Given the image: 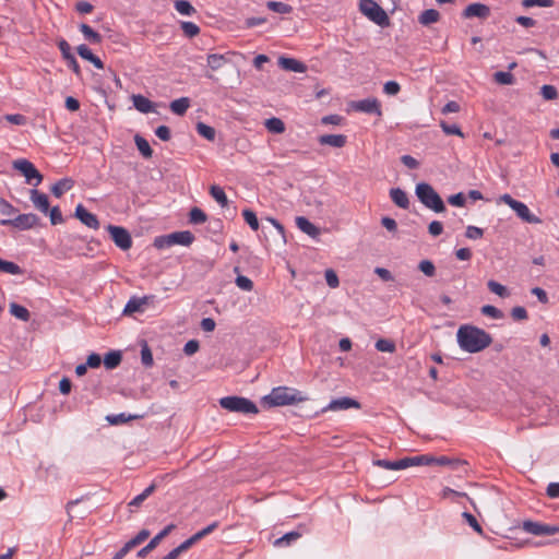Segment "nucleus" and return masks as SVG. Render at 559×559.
Returning <instances> with one entry per match:
<instances>
[{"mask_svg":"<svg viewBox=\"0 0 559 559\" xmlns=\"http://www.w3.org/2000/svg\"><path fill=\"white\" fill-rule=\"evenodd\" d=\"M456 341L462 350L475 354L487 348L492 343V337L483 329L465 324L459 328Z\"/></svg>","mask_w":559,"mask_h":559,"instance_id":"1","label":"nucleus"},{"mask_svg":"<svg viewBox=\"0 0 559 559\" xmlns=\"http://www.w3.org/2000/svg\"><path fill=\"white\" fill-rule=\"evenodd\" d=\"M306 400L307 397L304 396L300 391L287 386L274 388L271 393L264 397V401L272 406L293 405Z\"/></svg>","mask_w":559,"mask_h":559,"instance_id":"2","label":"nucleus"},{"mask_svg":"<svg viewBox=\"0 0 559 559\" xmlns=\"http://www.w3.org/2000/svg\"><path fill=\"white\" fill-rule=\"evenodd\" d=\"M415 194L425 207L436 213H442L445 211L443 200L431 185L427 182L417 183Z\"/></svg>","mask_w":559,"mask_h":559,"instance_id":"3","label":"nucleus"},{"mask_svg":"<svg viewBox=\"0 0 559 559\" xmlns=\"http://www.w3.org/2000/svg\"><path fill=\"white\" fill-rule=\"evenodd\" d=\"M218 403L222 408L231 413L248 415L257 414L259 412L257 405L252 401L242 396H224L219 399Z\"/></svg>","mask_w":559,"mask_h":559,"instance_id":"4","label":"nucleus"},{"mask_svg":"<svg viewBox=\"0 0 559 559\" xmlns=\"http://www.w3.org/2000/svg\"><path fill=\"white\" fill-rule=\"evenodd\" d=\"M194 241V235L189 230L175 231L165 236L156 237L154 246L157 249L168 248L175 245L190 246Z\"/></svg>","mask_w":559,"mask_h":559,"instance_id":"5","label":"nucleus"},{"mask_svg":"<svg viewBox=\"0 0 559 559\" xmlns=\"http://www.w3.org/2000/svg\"><path fill=\"white\" fill-rule=\"evenodd\" d=\"M498 201L510 206L515 212L518 217L521 218L523 222L528 224L542 223L540 218L534 215L525 203L513 199L510 194L504 193L500 195Z\"/></svg>","mask_w":559,"mask_h":559,"instance_id":"6","label":"nucleus"},{"mask_svg":"<svg viewBox=\"0 0 559 559\" xmlns=\"http://www.w3.org/2000/svg\"><path fill=\"white\" fill-rule=\"evenodd\" d=\"M359 10L370 21L379 26H386L390 23L385 11L373 0H360Z\"/></svg>","mask_w":559,"mask_h":559,"instance_id":"7","label":"nucleus"},{"mask_svg":"<svg viewBox=\"0 0 559 559\" xmlns=\"http://www.w3.org/2000/svg\"><path fill=\"white\" fill-rule=\"evenodd\" d=\"M13 168L19 170L24 177L28 185L38 186L41 180V174L36 167L27 159L21 158L13 162Z\"/></svg>","mask_w":559,"mask_h":559,"instance_id":"8","label":"nucleus"},{"mask_svg":"<svg viewBox=\"0 0 559 559\" xmlns=\"http://www.w3.org/2000/svg\"><path fill=\"white\" fill-rule=\"evenodd\" d=\"M38 223V217L33 213L20 214L14 218H3L0 221L2 226H12L19 230L31 229Z\"/></svg>","mask_w":559,"mask_h":559,"instance_id":"9","label":"nucleus"},{"mask_svg":"<svg viewBox=\"0 0 559 559\" xmlns=\"http://www.w3.org/2000/svg\"><path fill=\"white\" fill-rule=\"evenodd\" d=\"M106 228L110 234L112 241L118 248L121 250H128L131 248L132 239L126 228L115 225H108Z\"/></svg>","mask_w":559,"mask_h":559,"instance_id":"10","label":"nucleus"},{"mask_svg":"<svg viewBox=\"0 0 559 559\" xmlns=\"http://www.w3.org/2000/svg\"><path fill=\"white\" fill-rule=\"evenodd\" d=\"M522 528L524 532L535 536L555 535L559 533V526L548 525L534 521H524L522 524Z\"/></svg>","mask_w":559,"mask_h":559,"instance_id":"11","label":"nucleus"},{"mask_svg":"<svg viewBox=\"0 0 559 559\" xmlns=\"http://www.w3.org/2000/svg\"><path fill=\"white\" fill-rule=\"evenodd\" d=\"M352 108L356 111L366 112V114H374L377 116H381V105L377 98H365L357 102L352 103Z\"/></svg>","mask_w":559,"mask_h":559,"instance_id":"12","label":"nucleus"},{"mask_svg":"<svg viewBox=\"0 0 559 559\" xmlns=\"http://www.w3.org/2000/svg\"><path fill=\"white\" fill-rule=\"evenodd\" d=\"M349 408H360V404L358 401H356L352 397L344 396V397L332 400L323 408V411L324 412H326V411L336 412V411H344V409H349Z\"/></svg>","mask_w":559,"mask_h":559,"instance_id":"13","label":"nucleus"},{"mask_svg":"<svg viewBox=\"0 0 559 559\" xmlns=\"http://www.w3.org/2000/svg\"><path fill=\"white\" fill-rule=\"evenodd\" d=\"M152 297L144 296V297H138L133 296L131 297L128 302L126 304L122 313L124 316H131L135 312H143L145 309V306L148 305V301Z\"/></svg>","mask_w":559,"mask_h":559,"instance_id":"14","label":"nucleus"},{"mask_svg":"<svg viewBox=\"0 0 559 559\" xmlns=\"http://www.w3.org/2000/svg\"><path fill=\"white\" fill-rule=\"evenodd\" d=\"M75 217L80 219L82 224L85 226L92 228V229H98L99 228V222L96 215L88 212L82 204H79L75 209Z\"/></svg>","mask_w":559,"mask_h":559,"instance_id":"15","label":"nucleus"},{"mask_svg":"<svg viewBox=\"0 0 559 559\" xmlns=\"http://www.w3.org/2000/svg\"><path fill=\"white\" fill-rule=\"evenodd\" d=\"M150 536V531L141 530L133 538H131L124 546L116 554L115 559H121L124 557L133 547L143 543Z\"/></svg>","mask_w":559,"mask_h":559,"instance_id":"16","label":"nucleus"},{"mask_svg":"<svg viewBox=\"0 0 559 559\" xmlns=\"http://www.w3.org/2000/svg\"><path fill=\"white\" fill-rule=\"evenodd\" d=\"M489 15H490L489 7L486 4H483V3H471L463 11V16L466 19H469V17L487 19Z\"/></svg>","mask_w":559,"mask_h":559,"instance_id":"17","label":"nucleus"},{"mask_svg":"<svg viewBox=\"0 0 559 559\" xmlns=\"http://www.w3.org/2000/svg\"><path fill=\"white\" fill-rule=\"evenodd\" d=\"M175 528L174 524L167 525L163 531H160L156 536H154L148 544L143 547L139 552V557H144L150 551H152L154 548L157 547V545L160 543L163 538H165Z\"/></svg>","mask_w":559,"mask_h":559,"instance_id":"18","label":"nucleus"},{"mask_svg":"<svg viewBox=\"0 0 559 559\" xmlns=\"http://www.w3.org/2000/svg\"><path fill=\"white\" fill-rule=\"evenodd\" d=\"M402 469L412 467V466H421V465H432L431 455L421 454L415 456H405L401 459Z\"/></svg>","mask_w":559,"mask_h":559,"instance_id":"19","label":"nucleus"},{"mask_svg":"<svg viewBox=\"0 0 559 559\" xmlns=\"http://www.w3.org/2000/svg\"><path fill=\"white\" fill-rule=\"evenodd\" d=\"M132 103H133L134 108L142 114H148V112L156 111V109H155L156 105L143 95H140V94L133 95Z\"/></svg>","mask_w":559,"mask_h":559,"instance_id":"20","label":"nucleus"},{"mask_svg":"<svg viewBox=\"0 0 559 559\" xmlns=\"http://www.w3.org/2000/svg\"><path fill=\"white\" fill-rule=\"evenodd\" d=\"M278 66L286 70L297 73H304L307 70V67L294 58H287V57H280L278 59Z\"/></svg>","mask_w":559,"mask_h":559,"instance_id":"21","label":"nucleus"},{"mask_svg":"<svg viewBox=\"0 0 559 559\" xmlns=\"http://www.w3.org/2000/svg\"><path fill=\"white\" fill-rule=\"evenodd\" d=\"M31 201L37 210H39L44 214H48L49 200L45 193H40L38 192V190L33 189L31 191Z\"/></svg>","mask_w":559,"mask_h":559,"instance_id":"22","label":"nucleus"},{"mask_svg":"<svg viewBox=\"0 0 559 559\" xmlns=\"http://www.w3.org/2000/svg\"><path fill=\"white\" fill-rule=\"evenodd\" d=\"M296 225L302 233L312 238H317L320 235V229L304 216L296 217Z\"/></svg>","mask_w":559,"mask_h":559,"instance_id":"23","label":"nucleus"},{"mask_svg":"<svg viewBox=\"0 0 559 559\" xmlns=\"http://www.w3.org/2000/svg\"><path fill=\"white\" fill-rule=\"evenodd\" d=\"M318 141L321 145L341 148L346 144L347 139L343 134H324L321 135Z\"/></svg>","mask_w":559,"mask_h":559,"instance_id":"24","label":"nucleus"},{"mask_svg":"<svg viewBox=\"0 0 559 559\" xmlns=\"http://www.w3.org/2000/svg\"><path fill=\"white\" fill-rule=\"evenodd\" d=\"M390 198L396 206L404 209V210L408 209V206H409L408 197H407L406 192L404 190H402L401 188H392L390 190Z\"/></svg>","mask_w":559,"mask_h":559,"instance_id":"25","label":"nucleus"},{"mask_svg":"<svg viewBox=\"0 0 559 559\" xmlns=\"http://www.w3.org/2000/svg\"><path fill=\"white\" fill-rule=\"evenodd\" d=\"M80 31L83 34L84 38L88 43L94 44V45L102 43V39H103L102 35L99 33H97L96 31H94L90 25L82 23L80 25Z\"/></svg>","mask_w":559,"mask_h":559,"instance_id":"26","label":"nucleus"},{"mask_svg":"<svg viewBox=\"0 0 559 559\" xmlns=\"http://www.w3.org/2000/svg\"><path fill=\"white\" fill-rule=\"evenodd\" d=\"M73 185L74 182L71 178H63L51 187V192L55 197L60 198L64 192L69 191Z\"/></svg>","mask_w":559,"mask_h":559,"instance_id":"27","label":"nucleus"},{"mask_svg":"<svg viewBox=\"0 0 559 559\" xmlns=\"http://www.w3.org/2000/svg\"><path fill=\"white\" fill-rule=\"evenodd\" d=\"M440 19V13L435 9H427L423 11L418 16V22L421 25H430L432 23H437Z\"/></svg>","mask_w":559,"mask_h":559,"instance_id":"28","label":"nucleus"},{"mask_svg":"<svg viewBox=\"0 0 559 559\" xmlns=\"http://www.w3.org/2000/svg\"><path fill=\"white\" fill-rule=\"evenodd\" d=\"M169 107L174 114H176L178 116H182L186 114V111L190 107V99L188 97H181V98L175 99L170 103Z\"/></svg>","mask_w":559,"mask_h":559,"instance_id":"29","label":"nucleus"},{"mask_svg":"<svg viewBox=\"0 0 559 559\" xmlns=\"http://www.w3.org/2000/svg\"><path fill=\"white\" fill-rule=\"evenodd\" d=\"M206 61H207V67L211 70L216 71V70H219L221 68H223L227 63L228 60L226 59V57L224 55L211 53L207 56Z\"/></svg>","mask_w":559,"mask_h":559,"instance_id":"30","label":"nucleus"},{"mask_svg":"<svg viewBox=\"0 0 559 559\" xmlns=\"http://www.w3.org/2000/svg\"><path fill=\"white\" fill-rule=\"evenodd\" d=\"M122 356L118 350L109 352L104 357V365L107 369H115L121 362Z\"/></svg>","mask_w":559,"mask_h":559,"instance_id":"31","label":"nucleus"},{"mask_svg":"<svg viewBox=\"0 0 559 559\" xmlns=\"http://www.w3.org/2000/svg\"><path fill=\"white\" fill-rule=\"evenodd\" d=\"M210 194L222 207H225L228 204L227 195L219 186L213 185L210 188Z\"/></svg>","mask_w":559,"mask_h":559,"instance_id":"32","label":"nucleus"},{"mask_svg":"<svg viewBox=\"0 0 559 559\" xmlns=\"http://www.w3.org/2000/svg\"><path fill=\"white\" fill-rule=\"evenodd\" d=\"M174 7L181 15L191 16L197 12L194 7L187 0H176Z\"/></svg>","mask_w":559,"mask_h":559,"instance_id":"33","label":"nucleus"},{"mask_svg":"<svg viewBox=\"0 0 559 559\" xmlns=\"http://www.w3.org/2000/svg\"><path fill=\"white\" fill-rule=\"evenodd\" d=\"M10 313L24 322H27L31 318L29 311L24 306L15 302L10 305Z\"/></svg>","mask_w":559,"mask_h":559,"instance_id":"34","label":"nucleus"},{"mask_svg":"<svg viewBox=\"0 0 559 559\" xmlns=\"http://www.w3.org/2000/svg\"><path fill=\"white\" fill-rule=\"evenodd\" d=\"M138 418H141V416L140 415H127L126 413L108 415L106 417L107 421L111 425H120V424H124L129 420L138 419Z\"/></svg>","mask_w":559,"mask_h":559,"instance_id":"35","label":"nucleus"},{"mask_svg":"<svg viewBox=\"0 0 559 559\" xmlns=\"http://www.w3.org/2000/svg\"><path fill=\"white\" fill-rule=\"evenodd\" d=\"M134 142L138 150L145 158L152 157L153 151L148 142L144 138H142L141 135H135Z\"/></svg>","mask_w":559,"mask_h":559,"instance_id":"36","label":"nucleus"},{"mask_svg":"<svg viewBox=\"0 0 559 559\" xmlns=\"http://www.w3.org/2000/svg\"><path fill=\"white\" fill-rule=\"evenodd\" d=\"M487 286L491 293L498 295L501 298H507L510 296L508 288L493 280L488 281Z\"/></svg>","mask_w":559,"mask_h":559,"instance_id":"37","label":"nucleus"},{"mask_svg":"<svg viewBox=\"0 0 559 559\" xmlns=\"http://www.w3.org/2000/svg\"><path fill=\"white\" fill-rule=\"evenodd\" d=\"M265 128L272 133H283L285 131V124L280 118H270L265 121Z\"/></svg>","mask_w":559,"mask_h":559,"instance_id":"38","label":"nucleus"},{"mask_svg":"<svg viewBox=\"0 0 559 559\" xmlns=\"http://www.w3.org/2000/svg\"><path fill=\"white\" fill-rule=\"evenodd\" d=\"M0 271L12 274V275H20L23 273L22 269L14 262L5 261L0 258Z\"/></svg>","mask_w":559,"mask_h":559,"instance_id":"39","label":"nucleus"},{"mask_svg":"<svg viewBox=\"0 0 559 559\" xmlns=\"http://www.w3.org/2000/svg\"><path fill=\"white\" fill-rule=\"evenodd\" d=\"M266 7L269 10L280 14H288L293 11V8L289 4L280 1H269Z\"/></svg>","mask_w":559,"mask_h":559,"instance_id":"40","label":"nucleus"},{"mask_svg":"<svg viewBox=\"0 0 559 559\" xmlns=\"http://www.w3.org/2000/svg\"><path fill=\"white\" fill-rule=\"evenodd\" d=\"M301 536V534L297 531H293V532H289V533H286L285 535H283L282 537L277 538L275 542H274V545L275 546H288L290 545L293 542L297 540L299 537Z\"/></svg>","mask_w":559,"mask_h":559,"instance_id":"41","label":"nucleus"},{"mask_svg":"<svg viewBox=\"0 0 559 559\" xmlns=\"http://www.w3.org/2000/svg\"><path fill=\"white\" fill-rule=\"evenodd\" d=\"M155 490V485L152 484L150 485L147 488H145L143 490L142 493L135 496L129 503L130 507H140L142 504V502L150 496L153 493V491Z\"/></svg>","mask_w":559,"mask_h":559,"instance_id":"42","label":"nucleus"},{"mask_svg":"<svg viewBox=\"0 0 559 559\" xmlns=\"http://www.w3.org/2000/svg\"><path fill=\"white\" fill-rule=\"evenodd\" d=\"M180 27H181L183 34L189 38H192V37L199 35V33H200V27L193 22L183 21L180 23Z\"/></svg>","mask_w":559,"mask_h":559,"instance_id":"43","label":"nucleus"},{"mask_svg":"<svg viewBox=\"0 0 559 559\" xmlns=\"http://www.w3.org/2000/svg\"><path fill=\"white\" fill-rule=\"evenodd\" d=\"M373 465L382 467L384 469H391V471L402 469L401 460H397V461L374 460Z\"/></svg>","mask_w":559,"mask_h":559,"instance_id":"44","label":"nucleus"},{"mask_svg":"<svg viewBox=\"0 0 559 559\" xmlns=\"http://www.w3.org/2000/svg\"><path fill=\"white\" fill-rule=\"evenodd\" d=\"M198 133L209 141H213L215 139V130L211 126H207L203 122H199L197 124Z\"/></svg>","mask_w":559,"mask_h":559,"instance_id":"45","label":"nucleus"},{"mask_svg":"<svg viewBox=\"0 0 559 559\" xmlns=\"http://www.w3.org/2000/svg\"><path fill=\"white\" fill-rule=\"evenodd\" d=\"M493 79L498 84L511 85L514 83V76L510 72L498 71L493 74Z\"/></svg>","mask_w":559,"mask_h":559,"instance_id":"46","label":"nucleus"},{"mask_svg":"<svg viewBox=\"0 0 559 559\" xmlns=\"http://www.w3.org/2000/svg\"><path fill=\"white\" fill-rule=\"evenodd\" d=\"M480 311L484 316L490 317L496 320H500L504 316L500 309H498L497 307L491 306V305L483 306Z\"/></svg>","mask_w":559,"mask_h":559,"instance_id":"47","label":"nucleus"},{"mask_svg":"<svg viewBox=\"0 0 559 559\" xmlns=\"http://www.w3.org/2000/svg\"><path fill=\"white\" fill-rule=\"evenodd\" d=\"M376 348L382 353H393L395 350V344L391 340L380 338L376 342Z\"/></svg>","mask_w":559,"mask_h":559,"instance_id":"48","label":"nucleus"},{"mask_svg":"<svg viewBox=\"0 0 559 559\" xmlns=\"http://www.w3.org/2000/svg\"><path fill=\"white\" fill-rule=\"evenodd\" d=\"M189 221L192 224H203L206 221V214L199 207H193L189 213Z\"/></svg>","mask_w":559,"mask_h":559,"instance_id":"49","label":"nucleus"},{"mask_svg":"<svg viewBox=\"0 0 559 559\" xmlns=\"http://www.w3.org/2000/svg\"><path fill=\"white\" fill-rule=\"evenodd\" d=\"M242 216H243L246 223L251 227V229H253V230L259 229V221L253 211L246 209L242 212Z\"/></svg>","mask_w":559,"mask_h":559,"instance_id":"50","label":"nucleus"},{"mask_svg":"<svg viewBox=\"0 0 559 559\" xmlns=\"http://www.w3.org/2000/svg\"><path fill=\"white\" fill-rule=\"evenodd\" d=\"M17 210L9 203L7 200L0 198V214L10 218L12 215L16 214Z\"/></svg>","mask_w":559,"mask_h":559,"instance_id":"51","label":"nucleus"},{"mask_svg":"<svg viewBox=\"0 0 559 559\" xmlns=\"http://www.w3.org/2000/svg\"><path fill=\"white\" fill-rule=\"evenodd\" d=\"M440 127L442 131L448 135H459L461 138L464 136L461 128L457 124H448L444 121H441Z\"/></svg>","mask_w":559,"mask_h":559,"instance_id":"52","label":"nucleus"},{"mask_svg":"<svg viewBox=\"0 0 559 559\" xmlns=\"http://www.w3.org/2000/svg\"><path fill=\"white\" fill-rule=\"evenodd\" d=\"M235 283L240 289L245 292H250L253 289V282L245 275H238L235 280Z\"/></svg>","mask_w":559,"mask_h":559,"instance_id":"53","label":"nucleus"},{"mask_svg":"<svg viewBox=\"0 0 559 559\" xmlns=\"http://www.w3.org/2000/svg\"><path fill=\"white\" fill-rule=\"evenodd\" d=\"M141 361L147 368L153 366V355L147 344H144L141 348Z\"/></svg>","mask_w":559,"mask_h":559,"instance_id":"54","label":"nucleus"},{"mask_svg":"<svg viewBox=\"0 0 559 559\" xmlns=\"http://www.w3.org/2000/svg\"><path fill=\"white\" fill-rule=\"evenodd\" d=\"M540 94L546 100H554L558 97L557 88L552 85H543L540 88Z\"/></svg>","mask_w":559,"mask_h":559,"instance_id":"55","label":"nucleus"},{"mask_svg":"<svg viewBox=\"0 0 559 559\" xmlns=\"http://www.w3.org/2000/svg\"><path fill=\"white\" fill-rule=\"evenodd\" d=\"M463 519L465 522L477 533L481 534L483 528L480 524L478 523L477 519L469 512H463L462 513Z\"/></svg>","mask_w":559,"mask_h":559,"instance_id":"56","label":"nucleus"},{"mask_svg":"<svg viewBox=\"0 0 559 559\" xmlns=\"http://www.w3.org/2000/svg\"><path fill=\"white\" fill-rule=\"evenodd\" d=\"M554 4V0H522V5L525 8H549Z\"/></svg>","mask_w":559,"mask_h":559,"instance_id":"57","label":"nucleus"},{"mask_svg":"<svg viewBox=\"0 0 559 559\" xmlns=\"http://www.w3.org/2000/svg\"><path fill=\"white\" fill-rule=\"evenodd\" d=\"M324 277H325L326 284L331 288H336L340 285L337 274L332 269H328L325 271Z\"/></svg>","mask_w":559,"mask_h":559,"instance_id":"58","label":"nucleus"},{"mask_svg":"<svg viewBox=\"0 0 559 559\" xmlns=\"http://www.w3.org/2000/svg\"><path fill=\"white\" fill-rule=\"evenodd\" d=\"M418 269L427 276H433L436 267L429 260H423L419 262Z\"/></svg>","mask_w":559,"mask_h":559,"instance_id":"59","label":"nucleus"},{"mask_svg":"<svg viewBox=\"0 0 559 559\" xmlns=\"http://www.w3.org/2000/svg\"><path fill=\"white\" fill-rule=\"evenodd\" d=\"M57 44H58V48L62 55V58L64 60L74 56L71 51V47H70L69 43L66 39L61 38L58 40Z\"/></svg>","mask_w":559,"mask_h":559,"instance_id":"60","label":"nucleus"},{"mask_svg":"<svg viewBox=\"0 0 559 559\" xmlns=\"http://www.w3.org/2000/svg\"><path fill=\"white\" fill-rule=\"evenodd\" d=\"M400 90H401V86L396 81H388L383 85V92L386 95L394 96L400 92Z\"/></svg>","mask_w":559,"mask_h":559,"instance_id":"61","label":"nucleus"},{"mask_svg":"<svg viewBox=\"0 0 559 559\" xmlns=\"http://www.w3.org/2000/svg\"><path fill=\"white\" fill-rule=\"evenodd\" d=\"M448 202L453 206L462 207L465 205L466 198L462 192L452 194L448 198Z\"/></svg>","mask_w":559,"mask_h":559,"instance_id":"62","label":"nucleus"},{"mask_svg":"<svg viewBox=\"0 0 559 559\" xmlns=\"http://www.w3.org/2000/svg\"><path fill=\"white\" fill-rule=\"evenodd\" d=\"M511 317L515 320V321H522V320H526L527 319V311L524 307L522 306H516L514 308H512L511 310Z\"/></svg>","mask_w":559,"mask_h":559,"instance_id":"63","label":"nucleus"},{"mask_svg":"<svg viewBox=\"0 0 559 559\" xmlns=\"http://www.w3.org/2000/svg\"><path fill=\"white\" fill-rule=\"evenodd\" d=\"M483 235H484V230L476 226H467L466 231H465V236L468 239H474V240L481 238Z\"/></svg>","mask_w":559,"mask_h":559,"instance_id":"64","label":"nucleus"}]
</instances>
